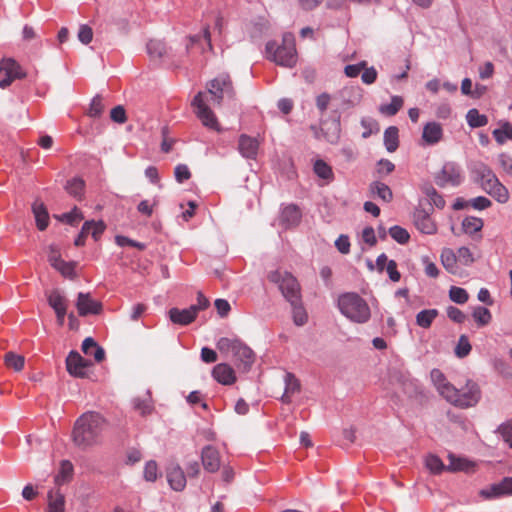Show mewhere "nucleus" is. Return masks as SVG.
Instances as JSON below:
<instances>
[{
  "label": "nucleus",
  "instance_id": "f257e3e1",
  "mask_svg": "<svg viewBox=\"0 0 512 512\" xmlns=\"http://www.w3.org/2000/svg\"><path fill=\"white\" fill-rule=\"evenodd\" d=\"M104 425V419L95 412L82 414L75 422L72 431L73 443L86 449L98 443Z\"/></svg>",
  "mask_w": 512,
  "mask_h": 512
},
{
  "label": "nucleus",
  "instance_id": "f03ea898",
  "mask_svg": "<svg viewBox=\"0 0 512 512\" xmlns=\"http://www.w3.org/2000/svg\"><path fill=\"white\" fill-rule=\"evenodd\" d=\"M217 349L226 356H231L238 369L247 372L255 361V354L250 347L237 338L222 337Z\"/></svg>",
  "mask_w": 512,
  "mask_h": 512
},
{
  "label": "nucleus",
  "instance_id": "7ed1b4c3",
  "mask_svg": "<svg viewBox=\"0 0 512 512\" xmlns=\"http://www.w3.org/2000/svg\"><path fill=\"white\" fill-rule=\"evenodd\" d=\"M338 308L349 320L355 323H366L371 316L367 302L357 293L348 292L339 296Z\"/></svg>",
  "mask_w": 512,
  "mask_h": 512
},
{
  "label": "nucleus",
  "instance_id": "20e7f679",
  "mask_svg": "<svg viewBox=\"0 0 512 512\" xmlns=\"http://www.w3.org/2000/svg\"><path fill=\"white\" fill-rule=\"evenodd\" d=\"M266 53L269 60L277 65L284 67H293L297 62V53L295 41L292 34H285L282 44L276 46L275 42H268L266 45Z\"/></svg>",
  "mask_w": 512,
  "mask_h": 512
},
{
  "label": "nucleus",
  "instance_id": "39448f33",
  "mask_svg": "<svg viewBox=\"0 0 512 512\" xmlns=\"http://www.w3.org/2000/svg\"><path fill=\"white\" fill-rule=\"evenodd\" d=\"M268 280L278 286L282 295L290 303H298L301 298V288L298 280L289 272L274 270L269 272Z\"/></svg>",
  "mask_w": 512,
  "mask_h": 512
},
{
  "label": "nucleus",
  "instance_id": "423d86ee",
  "mask_svg": "<svg viewBox=\"0 0 512 512\" xmlns=\"http://www.w3.org/2000/svg\"><path fill=\"white\" fill-rule=\"evenodd\" d=\"M450 389L447 401L452 405L466 409L475 406L481 398V390L476 382L467 380L465 386L457 389L455 386Z\"/></svg>",
  "mask_w": 512,
  "mask_h": 512
},
{
  "label": "nucleus",
  "instance_id": "0eeeda50",
  "mask_svg": "<svg viewBox=\"0 0 512 512\" xmlns=\"http://www.w3.org/2000/svg\"><path fill=\"white\" fill-rule=\"evenodd\" d=\"M481 187L499 203H506L509 200L507 188L498 180L493 171L483 166L480 169Z\"/></svg>",
  "mask_w": 512,
  "mask_h": 512
},
{
  "label": "nucleus",
  "instance_id": "6e6552de",
  "mask_svg": "<svg viewBox=\"0 0 512 512\" xmlns=\"http://www.w3.org/2000/svg\"><path fill=\"white\" fill-rule=\"evenodd\" d=\"M208 93L214 104L220 105L225 96L233 98L235 93L228 75H220L207 84Z\"/></svg>",
  "mask_w": 512,
  "mask_h": 512
},
{
  "label": "nucleus",
  "instance_id": "1a4fd4ad",
  "mask_svg": "<svg viewBox=\"0 0 512 512\" xmlns=\"http://www.w3.org/2000/svg\"><path fill=\"white\" fill-rule=\"evenodd\" d=\"M192 105L196 109V115L201 120L202 124L210 129L219 131V123L213 111L207 106L204 101V93L199 92L193 99Z\"/></svg>",
  "mask_w": 512,
  "mask_h": 512
},
{
  "label": "nucleus",
  "instance_id": "9d476101",
  "mask_svg": "<svg viewBox=\"0 0 512 512\" xmlns=\"http://www.w3.org/2000/svg\"><path fill=\"white\" fill-rule=\"evenodd\" d=\"M0 87L7 88L15 79L25 76L21 66L12 58L3 59L0 62Z\"/></svg>",
  "mask_w": 512,
  "mask_h": 512
},
{
  "label": "nucleus",
  "instance_id": "9b49d317",
  "mask_svg": "<svg viewBox=\"0 0 512 512\" xmlns=\"http://www.w3.org/2000/svg\"><path fill=\"white\" fill-rule=\"evenodd\" d=\"M435 181L440 187L459 185L462 181L459 167L452 162L445 163L441 171L437 173Z\"/></svg>",
  "mask_w": 512,
  "mask_h": 512
},
{
  "label": "nucleus",
  "instance_id": "f8f14e48",
  "mask_svg": "<svg viewBox=\"0 0 512 512\" xmlns=\"http://www.w3.org/2000/svg\"><path fill=\"white\" fill-rule=\"evenodd\" d=\"M92 365L90 360L84 359L77 351H71L66 358V368L70 375L77 378L87 377V369Z\"/></svg>",
  "mask_w": 512,
  "mask_h": 512
},
{
  "label": "nucleus",
  "instance_id": "ddd939ff",
  "mask_svg": "<svg viewBox=\"0 0 512 512\" xmlns=\"http://www.w3.org/2000/svg\"><path fill=\"white\" fill-rule=\"evenodd\" d=\"M76 307L80 316L97 315L102 311V304L92 299L89 293L80 292L78 294Z\"/></svg>",
  "mask_w": 512,
  "mask_h": 512
},
{
  "label": "nucleus",
  "instance_id": "4468645a",
  "mask_svg": "<svg viewBox=\"0 0 512 512\" xmlns=\"http://www.w3.org/2000/svg\"><path fill=\"white\" fill-rule=\"evenodd\" d=\"M166 477L173 490L182 491L186 487V477L179 464L171 463L166 468Z\"/></svg>",
  "mask_w": 512,
  "mask_h": 512
},
{
  "label": "nucleus",
  "instance_id": "2eb2a0df",
  "mask_svg": "<svg viewBox=\"0 0 512 512\" xmlns=\"http://www.w3.org/2000/svg\"><path fill=\"white\" fill-rule=\"evenodd\" d=\"M212 376L222 385H232L236 382L235 371L227 363L217 364L212 370Z\"/></svg>",
  "mask_w": 512,
  "mask_h": 512
},
{
  "label": "nucleus",
  "instance_id": "dca6fc26",
  "mask_svg": "<svg viewBox=\"0 0 512 512\" xmlns=\"http://www.w3.org/2000/svg\"><path fill=\"white\" fill-rule=\"evenodd\" d=\"M48 303L54 309L59 325H63L67 311V303L64 296L58 290H53L48 295Z\"/></svg>",
  "mask_w": 512,
  "mask_h": 512
},
{
  "label": "nucleus",
  "instance_id": "f3484780",
  "mask_svg": "<svg viewBox=\"0 0 512 512\" xmlns=\"http://www.w3.org/2000/svg\"><path fill=\"white\" fill-rule=\"evenodd\" d=\"M414 224L424 234L432 235L437 231L436 224L425 210H416L414 213Z\"/></svg>",
  "mask_w": 512,
  "mask_h": 512
},
{
  "label": "nucleus",
  "instance_id": "a211bd4d",
  "mask_svg": "<svg viewBox=\"0 0 512 512\" xmlns=\"http://www.w3.org/2000/svg\"><path fill=\"white\" fill-rule=\"evenodd\" d=\"M202 464L208 472H216L220 467V456L216 448L206 446L201 454Z\"/></svg>",
  "mask_w": 512,
  "mask_h": 512
},
{
  "label": "nucleus",
  "instance_id": "6ab92c4d",
  "mask_svg": "<svg viewBox=\"0 0 512 512\" xmlns=\"http://www.w3.org/2000/svg\"><path fill=\"white\" fill-rule=\"evenodd\" d=\"M481 495L485 498L512 495V477L504 478L500 483L492 485L489 490H482Z\"/></svg>",
  "mask_w": 512,
  "mask_h": 512
},
{
  "label": "nucleus",
  "instance_id": "aec40b11",
  "mask_svg": "<svg viewBox=\"0 0 512 512\" xmlns=\"http://www.w3.org/2000/svg\"><path fill=\"white\" fill-rule=\"evenodd\" d=\"M196 308L189 307L183 310H179L177 308H172L169 310V318L170 320L179 325H188L193 322L196 318Z\"/></svg>",
  "mask_w": 512,
  "mask_h": 512
},
{
  "label": "nucleus",
  "instance_id": "412c9836",
  "mask_svg": "<svg viewBox=\"0 0 512 512\" xmlns=\"http://www.w3.org/2000/svg\"><path fill=\"white\" fill-rule=\"evenodd\" d=\"M238 149L243 157L254 159L258 151V141L243 134L239 137Z\"/></svg>",
  "mask_w": 512,
  "mask_h": 512
},
{
  "label": "nucleus",
  "instance_id": "4be33fe9",
  "mask_svg": "<svg viewBox=\"0 0 512 512\" xmlns=\"http://www.w3.org/2000/svg\"><path fill=\"white\" fill-rule=\"evenodd\" d=\"M301 220V212L296 205L290 204L283 208L280 216V222L286 228L294 227Z\"/></svg>",
  "mask_w": 512,
  "mask_h": 512
},
{
  "label": "nucleus",
  "instance_id": "5701e85b",
  "mask_svg": "<svg viewBox=\"0 0 512 512\" xmlns=\"http://www.w3.org/2000/svg\"><path fill=\"white\" fill-rule=\"evenodd\" d=\"M442 136V127L437 122H429L423 128L422 139L428 145H434L438 143L442 139Z\"/></svg>",
  "mask_w": 512,
  "mask_h": 512
},
{
  "label": "nucleus",
  "instance_id": "b1692460",
  "mask_svg": "<svg viewBox=\"0 0 512 512\" xmlns=\"http://www.w3.org/2000/svg\"><path fill=\"white\" fill-rule=\"evenodd\" d=\"M430 377L437 391L447 400V395L450 394L449 388H453L454 385L447 381L446 377L439 369H433L430 373Z\"/></svg>",
  "mask_w": 512,
  "mask_h": 512
},
{
  "label": "nucleus",
  "instance_id": "393cba45",
  "mask_svg": "<svg viewBox=\"0 0 512 512\" xmlns=\"http://www.w3.org/2000/svg\"><path fill=\"white\" fill-rule=\"evenodd\" d=\"M82 351L84 354L88 356H93L95 361L100 363L105 358V351L102 347H100L96 341L91 338L87 337L84 339L82 343Z\"/></svg>",
  "mask_w": 512,
  "mask_h": 512
},
{
  "label": "nucleus",
  "instance_id": "a878e982",
  "mask_svg": "<svg viewBox=\"0 0 512 512\" xmlns=\"http://www.w3.org/2000/svg\"><path fill=\"white\" fill-rule=\"evenodd\" d=\"M32 212L35 217L37 228L40 231L45 230L49 225V214L44 203L35 201L32 205Z\"/></svg>",
  "mask_w": 512,
  "mask_h": 512
},
{
  "label": "nucleus",
  "instance_id": "bb28decb",
  "mask_svg": "<svg viewBox=\"0 0 512 512\" xmlns=\"http://www.w3.org/2000/svg\"><path fill=\"white\" fill-rule=\"evenodd\" d=\"M300 392V383L291 373L285 375V391L281 397L282 402L290 403L292 397Z\"/></svg>",
  "mask_w": 512,
  "mask_h": 512
},
{
  "label": "nucleus",
  "instance_id": "cd10ccee",
  "mask_svg": "<svg viewBox=\"0 0 512 512\" xmlns=\"http://www.w3.org/2000/svg\"><path fill=\"white\" fill-rule=\"evenodd\" d=\"M48 507L46 512H64L65 497L60 490H51L48 492Z\"/></svg>",
  "mask_w": 512,
  "mask_h": 512
},
{
  "label": "nucleus",
  "instance_id": "c85d7f7f",
  "mask_svg": "<svg viewBox=\"0 0 512 512\" xmlns=\"http://www.w3.org/2000/svg\"><path fill=\"white\" fill-rule=\"evenodd\" d=\"M74 467L68 460H63L60 463L59 471L55 475L54 482L56 485H63L70 482L73 478Z\"/></svg>",
  "mask_w": 512,
  "mask_h": 512
},
{
  "label": "nucleus",
  "instance_id": "c756f323",
  "mask_svg": "<svg viewBox=\"0 0 512 512\" xmlns=\"http://www.w3.org/2000/svg\"><path fill=\"white\" fill-rule=\"evenodd\" d=\"M443 267L451 274L458 273V259L456 253L450 248H444L440 255Z\"/></svg>",
  "mask_w": 512,
  "mask_h": 512
},
{
  "label": "nucleus",
  "instance_id": "7c9ffc66",
  "mask_svg": "<svg viewBox=\"0 0 512 512\" xmlns=\"http://www.w3.org/2000/svg\"><path fill=\"white\" fill-rule=\"evenodd\" d=\"M448 460V471H469L474 467V464L467 460L466 458L457 457L452 453L448 455Z\"/></svg>",
  "mask_w": 512,
  "mask_h": 512
},
{
  "label": "nucleus",
  "instance_id": "2f4dec72",
  "mask_svg": "<svg viewBox=\"0 0 512 512\" xmlns=\"http://www.w3.org/2000/svg\"><path fill=\"white\" fill-rule=\"evenodd\" d=\"M147 53L151 59H161L167 54V48L164 42L160 40H150L146 46Z\"/></svg>",
  "mask_w": 512,
  "mask_h": 512
},
{
  "label": "nucleus",
  "instance_id": "473e14b6",
  "mask_svg": "<svg viewBox=\"0 0 512 512\" xmlns=\"http://www.w3.org/2000/svg\"><path fill=\"white\" fill-rule=\"evenodd\" d=\"M370 190L372 194L377 195V197L385 202H390L393 198V194L389 186L382 182H373L370 185Z\"/></svg>",
  "mask_w": 512,
  "mask_h": 512
},
{
  "label": "nucleus",
  "instance_id": "72a5a7b5",
  "mask_svg": "<svg viewBox=\"0 0 512 512\" xmlns=\"http://www.w3.org/2000/svg\"><path fill=\"white\" fill-rule=\"evenodd\" d=\"M384 143L388 152H394L398 148V128L388 127L384 132Z\"/></svg>",
  "mask_w": 512,
  "mask_h": 512
},
{
  "label": "nucleus",
  "instance_id": "f704fd0d",
  "mask_svg": "<svg viewBox=\"0 0 512 512\" xmlns=\"http://www.w3.org/2000/svg\"><path fill=\"white\" fill-rule=\"evenodd\" d=\"M483 220L481 218L468 216L462 221V229L466 234L472 235L481 231L483 228Z\"/></svg>",
  "mask_w": 512,
  "mask_h": 512
},
{
  "label": "nucleus",
  "instance_id": "c9c22d12",
  "mask_svg": "<svg viewBox=\"0 0 512 512\" xmlns=\"http://www.w3.org/2000/svg\"><path fill=\"white\" fill-rule=\"evenodd\" d=\"M437 316L438 311L436 309H425L416 315V323L422 328H429Z\"/></svg>",
  "mask_w": 512,
  "mask_h": 512
},
{
  "label": "nucleus",
  "instance_id": "e433bc0d",
  "mask_svg": "<svg viewBox=\"0 0 512 512\" xmlns=\"http://www.w3.org/2000/svg\"><path fill=\"white\" fill-rule=\"evenodd\" d=\"M133 407L142 416L150 414L153 411V405L150 395L147 394L143 398H135L133 400Z\"/></svg>",
  "mask_w": 512,
  "mask_h": 512
},
{
  "label": "nucleus",
  "instance_id": "4c0bfd02",
  "mask_svg": "<svg viewBox=\"0 0 512 512\" xmlns=\"http://www.w3.org/2000/svg\"><path fill=\"white\" fill-rule=\"evenodd\" d=\"M85 183L80 178L69 180L65 186L66 191L73 197L81 199L84 194Z\"/></svg>",
  "mask_w": 512,
  "mask_h": 512
},
{
  "label": "nucleus",
  "instance_id": "58836bf2",
  "mask_svg": "<svg viewBox=\"0 0 512 512\" xmlns=\"http://www.w3.org/2000/svg\"><path fill=\"white\" fill-rule=\"evenodd\" d=\"M5 365L15 371H21L24 368L25 358L14 352H8L4 357Z\"/></svg>",
  "mask_w": 512,
  "mask_h": 512
},
{
  "label": "nucleus",
  "instance_id": "ea45409f",
  "mask_svg": "<svg viewBox=\"0 0 512 512\" xmlns=\"http://www.w3.org/2000/svg\"><path fill=\"white\" fill-rule=\"evenodd\" d=\"M425 466L433 474H440L444 470H447V467L444 465L443 461L434 454H430L425 458Z\"/></svg>",
  "mask_w": 512,
  "mask_h": 512
},
{
  "label": "nucleus",
  "instance_id": "a19ab883",
  "mask_svg": "<svg viewBox=\"0 0 512 512\" xmlns=\"http://www.w3.org/2000/svg\"><path fill=\"white\" fill-rule=\"evenodd\" d=\"M314 172L318 177L328 181H331L334 178L331 166L321 159L314 163Z\"/></svg>",
  "mask_w": 512,
  "mask_h": 512
},
{
  "label": "nucleus",
  "instance_id": "79ce46f5",
  "mask_svg": "<svg viewBox=\"0 0 512 512\" xmlns=\"http://www.w3.org/2000/svg\"><path fill=\"white\" fill-rule=\"evenodd\" d=\"M493 136L499 144L512 140V125L508 122L504 123L500 128L493 131Z\"/></svg>",
  "mask_w": 512,
  "mask_h": 512
},
{
  "label": "nucleus",
  "instance_id": "37998d69",
  "mask_svg": "<svg viewBox=\"0 0 512 512\" xmlns=\"http://www.w3.org/2000/svg\"><path fill=\"white\" fill-rule=\"evenodd\" d=\"M467 122L473 128L485 126L488 119L485 115L480 114L477 109H470L467 113Z\"/></svg>",
  "mask_w": 512,
  "mask_h": 512
},
{
  "label": "nucleus",
  "instance_id": "c03bdc74",
  "mask_svg": "<svg viewBox=\"0 0 512 512\" xmlns=\"http://www.w3.org/2000/svg\"><path fill=\"white\" fill-rule=\"evenodd\" d=\"M292 313H293V321L296 325L302 326L307 322V313L302 305L301 299L298 303L291 304Z\"/></svg>",
  "mask_w": 512,
  "mask_h": 512
},
{
  "label": "nucleus",
  "instance_id": "a18cd8bd",
  "mask_svg": "<svg viewBox=\"0 0 512 512\" xmlns=\"http://www.w3.org/2000/svg\"><path fill=\"white\" fill-rule=\"evenodd\" d=\"M472 346L469 342V339L466 335H461L458 339V343L455 347V355L458 358H464L469 355L471 352Z\"/></svg>",
  "mask_w": 512,
  "mask_h": 512
},
{
  "label": "nucleus",
  "instance_id": "49530a36",
  "mask_svg": "<svg viewBox=\"0 0 512 512\" xmlns=\"http://www.w3.org/2000/svg\"><path fill=\"white\" fill-rule=\"evenodd\" d=\"M473 318L479 326H485L490 323L492 315L487 308L478 306L473 311Z\"/></svg>",
  "mask_w": 512,
  "mask_h": 512
},
{
  "label": "nucleus",
  "instance_id": "de8ad7c7",
  "mask_svg": "<svg viewBox=\"0 0 512 512\" xmlns=\"http://www.w3.org/2000/svg\"><path fill=\"white\" fill-rule=\"evenodd\" d=\"M403 106V99L400 96H393L388 105L381 106L380 111L386 115H395Z\"/></svg>",
  "mask_w": 512,
  "mask_h": 512
},
{
  "label": "nucleus",
  "instance_id": "09e8293b",
  "mask_svg": "<svg viewBox=\"0 0 512 512\" xmlns=\"http://www.w3.org/2000/svg\"><path fill=\"white\" fill-rule=\"evenodd\" d=\"M105 109L103 98L100 95H96L90 104L88 109V115L92 118L100 117Z\"/></svg>",
  "mask_w": 512,
  "mask_h": 512
},
{
  "label": "nucleus",
  "instance_id": "8fccbe9b",
  "mask_svg": "<svg viewBox=\"0 0 512 512\" xmlns=\"http://www.w3.org/2000/svg\"><path fill=\"white\" fill-rule=\"evenodd\" d=\"M449 297L457 304H464L468 301L469 295L465 289L452 286L449 290Z\"/></svg>",
  "mask_w": 512,
  "mask_h": 512
},
{
  "label": "nucleus",
  "instance_id": "3c124183",
  "mask_svg": "<svg viewBox=\"0 0 512 512\" xmlns=\"http://www.w3.org/2000/svg\"><path fill=\"white\" fill-rule=\"evenodd\" d=\"M57 218L67 224L77 225L83 219V215L77 207H74L72 211L64 213Z\"/></svg>",
  "mask_w": 512,
  "mask_h": 512
},
{
  "label": "nucleus",
  "instance_id": "603ef678",
  "mask_svg": "<svg viewBox=\"0 0 512 512\" xmlns=\"http://www.w3.org/2000/svg\"><path fill=\"white\" fill-rule=\"evenodd\" d=\"M390 236L400 244H405L409 241L410 235L408 231L400 226H393L389 229Z\"/></svg>",
  "mask_w": 512,
  "mask_h": 512
},
{
  "label": "nucleus",
  "instance_id": "864d4df0",
  "mask_svg": "<svg viewBox=\"0 0 512 512\" xmlns=\"http://www.w3.org/2000/svg\"><path fill=\"white\" fill-rule=\"evenodd\" d=\"M456 255H457L458 262L461 263L464 266H470L475 261V258L473 256L471 250L468 247H465V246L460 247L457 250Z\"/></svg>",
  "mask_w": 512,
  "mask_h": 512
},
{
  "label": "nucleus",
  "instance_id": "5fc2aeb1",
  "mask_svg": "<svg viewBox=\"0 0 512 512\" xmlns=\"http://www.w3.org/2000/svg\"><path fill=\"white\" fill-rule=\"evenodd\" d=\"M54 268L58 270L64 277H75V263L73 262H66L61 259V261H59Z\"/></svg>",
  "mask_w": 512,
  "mask_h": 512
},
{
  "label": "nucleus",
  "instance_id": "6e6d98bb",
  "mask_svg": "<svg viewBox=\"0 0 512 512\" xmlns=\"http://www.w3.org/2000/svg\"><path fill=\"white\" fill-rule=\"evenodd\" d=\"M158 477V466L155 461H148L144 467V478L154 482Z\"/></svg>",
  "mask_w": 512,
  "mask_h": 512
},
{
  "label": "nucleus",
  "instance_id": "4d7b16f0",
  "mask_svg": "<svg viewBox=\"0 0 512 512\" xmlns=\"http://www.w3.org/2000/svg\"><path fill=\"white\" fill-rule=\"evenodd\" d=\"M497 432L502 436L503 440L510 445V442H512V419L502 423L498 427Z\"/></svg>",
  "mask_w": 512,
  "mask_h": 512
},
{
  "label": "nucleus",
  "instance_id": "13d9d810",
  "mask_svg": "<svg viewBox=\"0 0 512 512\" xmlns=\"http://www.w3.org/2000/svg\"><path fill=\"white\" fill-rule=\"evenodd\" d=\"M115 241H116L117 245H119L121 247L131 246V247H135L139 250H144L146 248V245L144 243L134 241L126 236L118 235V236H116Z\"/></svg>",
  "mask_w": 512,
  "mask_h": 512
},
{
  "label": "nucleus",
  "instance_id": "bf43d9fd",
  "mask_svg": "<svg viewBox=\"0 0 512 512\" xmlns=\"http://www.w3.org/2000/svg\"><path fill=\"white\" fill-rule=\"evenodd\" d=\"M422 263L424 264L425 274L430 278H437L439 275V269L434 262L429 260L428 256L422 257Z\"/></svg>",
  "mask_w": 512,
  "mask_h": 512
},
{
  "label": "nucleus",
  "instance_id": "052dcab7",
  "mask_svg": "<svg viewBox=\"0 0 512 512\" xmlns=\"http://www.w3.org/2000/svg\"><path fill=\"white\" fill-rule=\"evenodd\" d=\"M491 201L484 197V196H478L476 198H473L467 202V205H470L476 210H484L491 206Z\"/></svg>",
  "mask_w": 512,
  "mask_h": 512
},
{
  "label": "nucleus",
  "instance_id": "680f3d73",
  "mask_svg": "<svg viewBox=\"0 0 512 512\" xmlns=\"http://www.w3.org/2000/svg\"><path fill=\"white\" fill-rule=\"evenodd\" d=\"M366 66V61H361L357 64L347 65L344 69L345 75L350 78L357 77Z\"/></svg>",
  "mask_w": 512,
  "mask_h": 512
},
{
  "label": "nucleus",
  "instance_id": "e2e57ef3",
  "mask_svg": "<svg viewBox=\"0 0 512 512\" xmlns=\"http://www.w3.org/2000/svg\"><path fill=\"white\" fill-rule=\"evenodd\" d=\"M110 118L116 123H119V124L125 123L127 120V117H126V111H125L124 107L121 105L114 107L110 112Z\"/></svg>",
  "mask_w": 512,
  "mask_h": 512
},
{
  "label": "nucleus",
  "instance_id": "0e129e2a",
  "mask_svg": "<svg viewBox=\"0 0 512 512\" xmlns=\"http://www.w3.org/2000/svg\"><path fill=\"white\" fill-rule=\"evenodd\" d=\"M175 179L179 183H183L191 177L189 168L184 164H179L175 167Z\"/></svg>",
  "mask_w": 512,
  "mask_h": 512
},
{
  "label": "nucleus",
  "instance_id": "69168bd1",
  "mask_svg": "<svg viewBox=\"0 0 512 512\" xmlns=\"http://www.w3.org/2000/svg\"><path fill=\"white\" fill-rule=\"evenodd\" d=\"M377 71L374 67H365L361 75V80L366 85L373 84L377 79Z\"/></svg>",
  "mask_w": 512,
  "mask_h": 512
},
{
  "label": "nucleus",
  "instance_id": "338daca9",
  "mask_svg": "<svg viewBox=\"0 0 512 512\" xmlns=\"http://www.w3.org/2000/svg\"><path fill=\"white\" fill-rule=\"evenodd\" d=\"M93 38V31L91 27L87 25H82L78 31V39L83 44H89Z\"/></svg>",
  "mask_w": 512,
  "mask_h": 512
},
{
  "label": "nucleus",
  "instance_id": "774afa93",
  "mask_svg": "<svg viewBox=\"0 0 512 512\" xmlns=\"http://www.w3.org/2000/svg\"><path fill=\"white\" fill-rule=\"evenodd\" d=\"M447 316L450 320L456 322V323H463L466 319L465 314L458 308L454 306H450L447 309Z\"/></svg>",
  "mask_w": 512,
  "mask_h": 512
}]
</instances>
